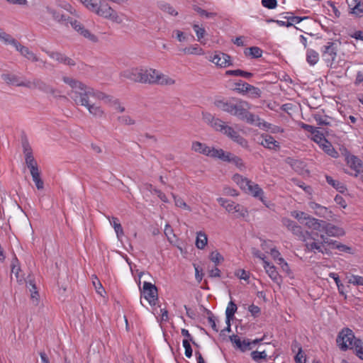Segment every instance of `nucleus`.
<instances>
[{"label": "nucleus", "instance_id": "f704fd0d", "mask_svg": "<svg viewBox=\"0 0 363 363\" xmlns=\"http://www.w3.org/2000/svg\"><path fill=\"white\" fill-rule=\"evenodd\" d=\"M320 147L329 156L337 158L339 155L338 152L335 150L331 143H330L328 140L323 143Z\"/></svg>", "mask_w": 363, "mask_h": 363}, {"label": "nucleus", "instance_id": "f3484780", "mask_svg": "<svg viewBox=\"0 0 363 363\" xmlns=\"http://www.w3.org/2000/svg\"><path fill=\"white\" fill-rule=\"evenodd\" d=\"M69 24L80 35L87 38L91 42L96 43L98 41V38L94 34H92L89 30L86 29L80 22L77 20H70Z\"/></svg>", "mask_w": 363, "mask_h": 363}, {"label": "nucleus", "instance_id": "6e6d98bb", "mask_svg": "<svg viewBox=\"0 0 363 363\" xmlns=\"http://www.w3.org/2000/svg\"><path fill=\"white\" fill-rule=\"evenodd\" d=\"M193 29L196 34L197 40L201 43H203L201 41V39L204 37L206 34V30L204 28L200 27L198 24H194Z\"/></svg>", "mask_w": 363, "mask_h": 363}, {"label": "nucleus", "instance_id": "13d9d810", "mask_svg": "<svg viewBox=\"0 0 363 363\" xmlns=\"http://www.w3.org/2000/svg\"><path fill=\"white\" fill-rule=\"evenodd\" d=\"M118 121L121 124L123 125H133L135 123L134 119L127 115L119 116L118 118Z\"/></svg>", "mask_w": 363, "mask_h": 363}, {"label": "nucleus", "instance_id": "69168bd1", "mask_svg": "<svg viewBox=\"0 0 363 363\" xmlns=\"http://www.w3.org/2000/svg\"><path fill=\"white\" fill-rule=\"evenodd\" d=\"M277 264L280 265L281 269L286 274H289L291 271L288 263L282 257H279V262Z\"/></svg>", "mask_w": 363, "mask_h": 363}, {"label": "nucleus", "instance_id": "473e14b6", "mask_svg": "<svg viewBox=\"0 0 363 363\" xmlns=\"http://www.w3.org/2000/svg\"><path fill=\"white\" fill-rule=\"evenodd\" d=\"M208 243L207 235L203 232L199 231L196 233V246L198 249L203 250Z\"/></svg>", "mask_w": 363, "mask_h": 363}, {"label": "nucleus", "instance_id": "f03ea898", "mask_svg": "<svg viewBox=\"0 0 363 363\" xmlns=\"http://www.w3.org/2000/svg\"><path fill=\"white\" fill-rule=\"evenodd\" d=\"M62 80L72 88L69 96L77 106H84L88 104L89 101H91V98L98 100L106 98L105 93L95 90L77 79L64 77Z\"/></svg>", "mask_w": 363, "mask_h": 363}, {"label": "nucleus", "instance_id": "052dcab7", "mask_svg": "<svg viewBox=\"0 0 363 363\" xmlns=\"http://www.w3.org/2000/svg\"><path fill=\"white\" fill-rule=\"evenodd\" d=\"M288 14H292V13H287ZM284 18H286L288 21L292 22V26L294 23H299L302 21L307 19V16L300 17V16H285Z\"/></svg>", "mask_w": 363, "mask_h": 363}, {"label": "nucleus", "instance_id": "9b49d317", "mask_svg": "<svg viewBox=\"0 0 363 363\" xmlns=\"http://www.w3.org/2000/svg\"><path fill=\"white\" fill-rule=\"evenodd\" d=\"M191 150L213 158H218L220 152V149L207 146L206 144L199 141H194L192 143Z\"/></svg>", "mask_w": 363, "mask_h": 363}, {"label": "nucleus", "instance_id": "0eeeda50", "mask_svg": "<svg viewBox=\"0 0 363 363\" xmlns=\"http://www.w3.org/2000/svg\"><path fill=\"white\" fill-rule=\"evenodd\" d=\"M338 44L335 41H328L320 48L321 56L328 67H332L336 60Z\"/></svg>", "mask_w": 363, "mask_h": 363}, {"label": "nucleus", "instance_id": "7c9ffc66", "mask_svg": "<svg viewBox=\"0 0 363 363\" xmlns=\"http://www.w3.org/2000/svg\"><path fill=\"white\" fill-rule=\"evenodd\" d=\"M108 219L109 220L112 227L114 228L116 235L119 239L124 235V232L118 218L116 217H108Z\"/></svg>", "mask_w": 363, "mask_h": 363}, {"label": "nucleus", "instance_id": "4d7b16f0", "mask_svg": "<svg viewBox=\"0 0 363 363\" xmlns=\"http://www.w3.org/2000/svg\"><path fill=\"white\" fill-rule=\"evenodd\" d=\"M312 140L320 146L325 141L327 140L323 133L318 130L312 137Z\"/></svg>", "mask_w": 363, "mask_h": 363}, {"label": "nucleus", "instance_id": "37998d69", "mask_svg": "<svg viewBox=\"0 0 363 363\" xmlns=\"http://www.w3.org/2000/svg\"><path fill=\"white\" fill-rule=\"evenodd\" d=\"M235 87L234 90L236 92H238L239 94H246L247 93L250 84H248L247 82H244L240 80L238 82H236L235 84Z\"/></svg>", "mask_w": 363, "mask_h": 363}, {"label": "nucleus", "instance_id": "c9c22d12", "mask_svg": "<svg viewBox=\"0 0 363 363\" xmlns=\"http://www.w3.org/2000/svg\"><path fill=\"white\" fill-rule=\"evenodd\" d=\"M0 40H1L5 44H9L13 45L15 48L19 43L16 39H14L11 35L4 32L1 28Z\"/></svg>", "mask_w": 363, "mask_h": 363}, {"label": "nucleus", "instance_id": "680f3d73", "mask_svg": "<svg viewBox=\"0 0 363 363\" xmlns=\"http://www.w3.org/2000/svg\"><path fill=\"white\" fill-rule=\"evenodd\" d=\"M183 347L185 349V355L186 357L190 358L192 356V348L190 345V342L189 340H183L182 341Z\"/></svg>", "mask_w": 363, "mask_h": 363}, {"label": "nucleus", "instance_id": "5701e85b", "mask_svg": "<svg viewBox=\"0 0 363 363\" xmlns=\"http://www.w3.org/2000/svg\"><path fill=\"white\" fill-rule=\"evenodd\" d=\"M245 192L251 194L252 196L255 198H258L264 204L266 205L265 200L264 198V191L259 187L257 184L254 183L253 182H250V184L248 185L246 189Z\"/></svg>", "mask_w": 363, "mask_h": 363}, {"label": "nucleus", "instance_id": "c03bdc74", "mask_svg": "<svg viewBox=\"0 0 363 363\" xmlns=\"http://www.w3.org/2000/svg\"><path fill=\"white\" fill-rule=\"evenodd\" d=\"M245 54L247 56H251L253 58H259L262 57V50L258 47H251L246 50Z\"/></svg>", "mask_w": 363, "mask_h": 363}, {"label": "nucleus", "instance_id": "f257e3e1", "mask_svg": "<svg viewBox=\"0 0 363 363\" xmlns=\"http://www.w3.org/2000/svg\"><path fill=\"white\" fill-rule=\"evenodd\" d=\"M215 106L229 114L236 116L250 124H256L259 128H269L270 124L262 121L258 116L250 112L252 104L240 98L233 97L228 100H216Z\"/></svg>", "mask_w": 363, "mask_h": 363}, {"label": "nucleus", "instance_id": "ea45409f", "mask_svg": "<svg viewBox=\"0 0 363 363\" xmlns=\"http://www.w3.org/2000/svg\"><path fill=\"white\" fill-rule=\"evenodd\" d=\"M158 7L160 10L171 16H175L178 14V12L170 4L166 2H158Z\"/></svg>", "mask_w": 363, "mask_h": 363}, {"label": "nucleus", "instance_id": "a18cd8bd", "mask_svg": "<svg viewBox=\"0 0 363 363\" xmlns=\"http://www.w3.org/2000/svg\"><path fill=\"white\" fill-rule=\"evenodd\" d=\"M2 79L8 84L16 85L18 86V84H21L19 78L14 74H2Z\"/></svg>", "mask_w": 363, "mask_h": 363}, {"label": "nucleus", "instance_id": "2f4dec72", "mask_svg": "<svg viewBox=\"0 0 363 363\" xmlns=\"http://www.w3.org/2000/svg\"><path fill=\"white\" fill-rule=\"evenodd\" d=\"M306 62L311 66L316 65L319 60V54L313 49H307L306 54Z\"/></svg>", "mask_w": 363, "mask_h": 363}, {"label": "nucleus", "instance_id": "20e7f679", "mask_svg": "<svg viewBox=\"0 0 363 363\" xmlns=\"http://www.w3.org/2000/svg\"><path fill=\"white\" fill-rule=\"evenodd\" d=\"M291 231L300 240L305 242V247L307 251H314L315 250L320 249V246L315 243V240H317V238H318V232L303 231L302 228L297 224L294 225Z\"/></svg>", "mask_w": 363, "mask_h": 363}, {"label": "nucleus", "instance_id": "a211bd4d", "mask_svg": "<svg viewBox=\"0 0 363 363\" xmlns=\"http://www.w3.org/2000/svg\"><path fill=\"white\" fill-rule=\"evenodd\" d=\"M42 50L44 51L50 58L55 60L59 63L69 66L75 65V62L72 58L66 56L63 53L60 52L48 51L43 48H42Z\"/></svg>", "mask_w": 363, "mask_h": 363}, {"label": "nucleus", "instance_id": "79ce46f5", "mask_svg": "<svg viewBox=\"0 0 363 363\" xmlns=\"http://www.w3.org/2000/svg\"><path fill=\"white\" fill-rule=\"evenodd\" d=\"M238 309L237 305L230 301L225 310L226 319H233Z\"/></svg>", "mask_w": 363, "mask_h": 363}, {"label": "nucleus", "instance_id": "39448f33", "mask_svg": "<svg viewBox=\"0 0 363 363\" xmlns=\"http://www.w3.org/2000/svg\"><path fill=\"white\" fill-rule=\"evenodd\" d=\"M149 74H150L149 69L138 67H130L121 72L120 77L134 82L149 84Z\"/></svg>", "mask_w": 363, "mask_h": 363}, {"label": "nucleus", "instance_id": "58836bf2", "mask_svg": "<svg viewBox=\"0 0 363 363\" xmlns=\"http://www.w3.org/2000/svg\"><path fill=\"white\" fill-rule=\"evenodd\" d=\"M33 181L35 182V186L38 190H41L44 188V182L40 178V172L39 169H35L30 172Z\"/></svg>", "mask_w": 363, "mask_h": 363}, {"label": "nucleus", "instance_id": "603ef678", "mask_svg": "<svg viewBox=\"0 0 363 363\" xmlns=\"http://www.w3.org/2000/svg\"><path fill=\"white\" fill-rule=\"evenodd\" d=\"M291 216L296 218L301 224L303 225V223L307 220V217L309 216L307 213L303 211H293L291 213Z\"/></svg>", "mask_w": 363, "mask_h": 363}, {"label": "nucleus", "instance_id": "bb28decb", "mask_svg": "<svg viewBox=\"0 0 363 363\" xmlns=\"http://www.w3.org/2000/svg\"><path fill=\"white\" fill-rule=\"evenodd\" d=\"M347 162L348 165L356 172H363V166L360 159L354 155H349L347 157Z\"/></svg>", "mask_w": 363, "mask_h": 363}, {"label": "nucleus", "instance_id": "774afa93", "mask_svg": "<svg viewBox=\"0 0 363 363\" xmlns=\"http://www.w3.org/2000/svg\"><path fill=\"white\" fill-rule=\"evenodd\" d=\"M236 276L238 277L240 279H243L245 281H247L250 279V273L245 269H239L235 273Z\"/></svg>", "mask_w": 363, "mask_h": 363}, {"label": "nucleus", "instance_id": "de8ad7c7", "mask_svg": "<svg viewBox=\"0 0 363 363\" xmlns=\"http://www.w3.org/2000/svg\"><path fill=\"white\" fill-rule=\"evenodd\" d=\"M25 160L26 165L30 169V172L34 171L38 169L37 162L35 161L34 157L32 155H26L25 157Z\"/></svg>", "mask_w": 363, "mask_h": 363}, {"label": "nucleus", "instance_id": "7ed1b4c3", "mask_svg": "<svg viewBox=\"0 0 363 363\" xmlns=\"http://www.w3.org/2000/svg\"><path fill=\"white\" fill-rule=\"evenodd\" d=\"M86 8L96 15L106 19H108L118 24L122 23L123 22V17L125 16L123 13H118L108 4L104 2H100L99 4L94 0H89Z\"/></svg>", "mask_w": 363, "mask_h": 363}, {"label": "nucleus", "instance_id": "e433bc0d", "mask_svg": "<svg viewBox=\"0 0 363 363\" xmlns=\"http://www.w3.org/2000/svg\"><path fill=\"white\" fill-rule=\"evenodd\" d=\"M225 74L226 76L242 77L246 79H250L253 76L252 73L242 69L227 70Z\"/></svg>", "mask_w": 363, "mask_h": 363}, {"label": "nucleus", "instance_id": "f8f14e48", "mask_svg": "<svg viewBox=\"0 0 363 363\" xmlns=\"http://www.w3.org/2000/svg\"><path fill=\"white\" fill-rule=\"evenodd\" d=\"M337 241L329 239L326 237V235L323 234H318V238H317V240H315V243L320 246V250H315L312 251L314 253L320 252L322 254H329V249H334Z\"/></svg>", "mask_w": 363, "mask_h": 363}, {"label": "nucleus", "instance_id": "423d86ee", "mask_svg": "<svg viewBox=\"0 0 363 363\" xmlns=\"http://www.w3.org/2000/svg\"><path fill=\"white\" fill-rule=\"evenodd\" d=\"M356 338L354 333L350 328H343L338 334L337 337V344L342 351H346L348 349H353L354 342Z\"/></svg>", "mask_w": 363, "mask_h": 363}, {"label": "nucleus", "instance_id": "6e6552de", "mask_svg": "<svg viewBox=\"0 0 363 363\" xmlns=\"http://www.w3.org/2000/svg\"><path fill=\"white\" fill-rule=\"evenodd\" d=\"M218 203L225 208V210L233 214H235V216L238 218L240 217H245L248 216L247 209L243 206L236 203L234 201L225 199L223 198H218Z\"/></svg>", "mask_w": 363, "mask_h": 363}, {"label": "nucleus", "instance_id": "aec40b11", "mask_svg": "<svg viewBox=\"0 0 363 363\" xmlns=\"http://www.w3.org/2000/svg\"><path fill=\"white\" fill-rule=\"evenodd\" d=\"M259 143L265 148L277 151L280 148V144L272 135L269 134H262L261 135Z\"/></svg>", "mask_w": 363, "mask_h": 363}, {"label": "nucleus", "instance_id": "2eb2a0df", "mask_svg": "<svg viewBox=\"0 0 363 363\" xmlns=\"http://www.w3.org/2000/svg\"><path fill=\"white\" fill-rule=\"evenodd\" d=\"M308 207L312 209L314 214L318 217L323 218L328 220L333 218V214L332 211L323 206H321L314 201H310L308 203Z\"/></svg>", "mask_w": 363, "mask_h": 363}, {"label": "nucleus", "instance_id": "09e8293b", "mask_svg": "<svg viewBox=\"0 0 363 363\" xmlns=\"http://www.w3.org/2000/svg\"><path fill=\"white\" fill-rule=\"evenodd\" d=\"M354 347L356 355L361 359H363V342L361 340H356L354 342Z\"/></svg>", "mask_w": 363, "mask_h": 363}, {"label": "nucleus", "instance_id": "4c0bfd02", "mask_svg": "<svg viewBox=\"0 0 363 363\" xmlns=\"http://www.w3.org/2000/svg\"><path fill=\"white\" fill-rule=\"evenodd\" d=\"M355 2L349 4V6L351 9V13L352 14L356 15L357 16H363V3L361 1H357V0H353Z\"/></svg>", "mask_w": 363, "mask_h": 363}, {"label": "nucleus", "instance_id": "a19ab883", "mask_svg": "<svg viewBox=\"0 0 363 363\" xmlns=\"http://www.w3.org/2000/svg\"><path fill=\"white\" fill-rule=\"evenodd\" d=\"M325 179H326L327 182L330 185H331L333 187H334L335 189H337L340 192H341V193L344 192L345 190L346 189L345 186H344V184L340 182L337 180L334 179L332 177L326 176Z\"/></svg>", "mask_w": 363, "mask_h": 363}, {"label": "nucleus", "instance_id": "72a5a7b5", "mask_svg": "<svg viewBox=\"0 0 363 363\" xmlns=\"http://www.w3.org/2000/svg\"><path fill=\"white\" fill-rule=\"evenodd\" d=\"M233 180L244 191H246L248 185L250 184L251 180L244 177L238 174L233 177Z\"/></svg>", "mask_w": 363, "mask_h": 363}, {"label": "nucleus", "instance_id": "cd10ccee", "mask_svg": "<svg viewBox=\"0 0 363 363\" xmlns=\"http://www.w3.org/2000/svg\"><path fill=\"white\" fill-rule=\"evenodd\" d=\"M105 96L106 98L101 99V101H104L106 104H108L116 111H118L121 113L125 111V108L121 104L120 101L118 99H114L111 96L106 95V94Z\"/></svg>", "mask_w": 363, "mask_h": 363}, {"label": "nucleus", "instance_id": "dca6fc26", "mask_svg": "<svg viewBox=\"0 0 363 363\" xmlns=\"http://www.w3.org/2000/svg\"><path fill=\"white\" fill-rule=\"evenodd\" d=\"M218 159L223 162H232L240 169L245 168V164L240 157L231 152H225L223 149H220Z\"/></svg>", "mask_w": 363, "mask_h": 363}, {"label": "nucleus", "instance_id": "393cba45", "mask_svg": "<svg viewBox=\"0 0 363 363\" xmlns=\"http://www.w3.org/2000/svg\"><path fill=\"white\" fill-rule=\"evenodd\" d=\"M84 107L87 108L89 114L95 118H101L105 116L104 109L96 103H92L91 101H89L88 104H86Z\"/></svg>", "mask_w": 363, "mask_h": 363}, {"label": "nucleus", "instance_id": "8fccbe9b", "mask_svg": "<svg viewBox=\"0 0 363 363\" xmlns=\"http://www.w3.org/2000/svg\"><path fill=\"white\" fill-rule=\"evenodd\" d=\"M209 259L216 265L219 264L224 260V257L217 250L211 252V253L209 255Z\"/></svg>", "mask_w": 363, "mask_h": 363}, {"label": "nucleus", "instance_id": "ddd939ff", "mask_svg": "<svg viewBox=\"0 0 363 363\" xmlns=\"http://www.w3.org/2000/svg\"><path fill=\"white\" fill-rule=\"evenodd\" d=\"M223 133L242 147L245 149L249 148L247 140L240 135L233 127L227 125Z\"/></svg>", "mask_w": 363, "mask_h": 363}, {"label": "nucleus", "instance_id": "412c9836", "mask_svg": "<svg viewBox=\"0 0 363 363\" xmlns=\"http://www.w3.org/2000/svg\"><path fill=\"white\" fill-rule=\"evenodd\" d=\"M46 13L51 15L52 18L60 23L65 24L66 26L69 23V21L72 20L69 17H67L65 16L62 13H60L57 10H56L55 8L48 6L45 8Z\"/></svg>", "mask_w": 363, "mask_h": 363}, {"label": "nucleus", "instance_id": "6ab92c4d", "mask_svg": "<svg viewBox=\"0 0 363 363\" xmlns=\"http://www.w3.org/2000/svg\"><path fill=\"white\" fill-rule=\"evenodd\" d=\"M321 231H324L326 235L331 237L342 236L345 233L342 228L325 220L323 222Z\"/></svg>", "mask_w": 363, "mask_h": 363}, {"label": "nucleus", "instance_id": "c85d7f7f", "mask_svg": "<svg viewBox=\"0 0 363 363\" xmlns=\"http://www.w3.org/2000/svg\"><path fill=\"white\" fill-rule=\"evenodd\" d=\"M184 55H202L204 54L203 50L198 45L194 44L180 50Z\"/></svg>", "mask_w": 363, "mask_h": 363}, {"label": "nucleus", "instance_id": "4be33fe9", "mask_svg": "<svg viewBox=\"0 0 363 363\" xmlns=\"http://www.w3.org/2000/svg\"><path fill=\"white\" fill-rule=\"evenodd\" d=\"M264 269L272 280L278 284L281 282V277L277 270V268L267 260H264Z\"/></svg>", "mask_w": 363, "mask_h": 363}, {"label": "nucleus", "instance_id": "9d476101", "mask_svg": "<svg viewBox=\"0 0 363 363\" xmlns=\"http://www.w3.org/2000/svg\"><path fill=\"white\" fill-rule=\"evenodd\" d=\"M141 293L151 306H155L158 298L157 289L150 282L144 281Z\"/></svg>", "mask_w": 363, "mask_h": 363}, {"label": "nucleus", "instance_id": "0e129e2a", "mask_svg": "<svg viewBox=\"0 0 363 363\" xmlns=\"http://www.w3.org/2000/svg\"><path fill=\"white\" fill-rule=\"evenodd\" d=\"M208 323H209L211 328L215 332H218V327L216 325V318H215L214 315L212 314V313L210 311H208Z\"/></svg>", "mask_w": 363, "mask_h": 363}, {"label": "nucleus", "instance_id": "b1692460", "mask_svg": "<svg viewBox=\"0 0 363 363\" xmlns=\"http://www.w3.org/2000/svg\"><path fill=\"white\" fill-rule=\"evenodd\" d=\"M16 50L18 51L22 56H23L27 60L33 62H36L39 61V58L35 53L30 50L28 47L21 45L20 43H18V44L16 47Z\"/></svg>", "mask_w": 363, "mask_h": 363}, {"label": "nucleus", "instance_id": "49530a36", "mask_svg": "<svg viewBox=\"0 0 363 363\" xmlns=\"http://www.w3.org/2000/svg\"><path fill=\"white\" fill-rule=\"evenodd\" d=\"M211 127H213L216 130L220 131L222 133L225 130V127L227 125H225V122L222 121L219 118H215L213 120V121L211 123Z\"/></svg>", "mask_w": 363, "mask_h": 363}, {"label": "nucleus", "instance_id": "5fc2aeb1", "mask_svg": "<svg viewBox=\"0 0 363 363\" xmlns=\"http://www.w3.org/2000/svg\"><path fill=\"white\" fill-rule=\"evenodd\" d=\"M261 93V90L258 87L250 84L247 94H249L250 97L257 99L260 97Z\"/></svg>", "mask_w": 363, "mask_h": 363}, {"label": "nucleus", "instance_id": "a878e982", "mask_svg": "<svg viewBox=\"0 0 363 363\" xmlns=\"http://www.w3.org/2000/svg\"><path fill=\"white\" fill-rule=\"evenodd\" d=\"M323 222L324 220H319L309 216L307 217V220L305 223H303V225L309 229L320 232Z\"/></svg>", "mask_w": 363, "mask_h": 363}, {"label": "nucleus", "instance_id": "bf43d9fd", "mask_svg": "<svg viewBox=\"0 0 363 363\" xmlns=\"http://www.w3.org/2000/svg\"><path fill=\"white\" fill-rule=\"evenodd\" d=\"M194 10L201 16H205L207 18H213L216 16V13L213 12H208L206 10L202 9L199 6H196L194 8Z\"/></svg>", "mask_w": 363, "mask_h": 363}, {"label": "nucleus", "instance_id": "864d4df0", "mask_svg": "<svg viewBox=\"0 0 363 363\" xmlns=\"http://www.w3.org/2000/svg\"><path fill=\"white\" fill-rule=\"evenodd\" d=\"M251 357L252 359L255 361L256 362H260L261 359H266L267 357V354L265 351L262 352H258V351H253L251 352Z\"/></svg>", "mask_w": 363, "mask_h": 363}, {"label": "nucleus", "instance_id": "4468645a", "mask_svg": "<svg viewBox=\"0 0 363 363\" xmlns=\"http://www.w3.org/2000/svg\"><path fill=\"white\" fill-rule=\"evenodd\" d=\"M208 60L220 67H227L233 65L230 56L219 51H216L213 55L211 56Z\"/></svg>", "mask_w": 363, "mask_h": 363}, {"label": "nucleus", "instance_id": "1a4fd4ad", "mask_svg": "<svg viewBox=\"0 0 363 363\" xmlns=\"http://www.w3.org/2000/svg\"><path fill=\"white\" fill-rule=\"evenodd\" d=\"M150 77V84H160V85H173L175 83V80L169 77L168 75L164 74L162 72L155 69H149Z\"/></svg>", "mask_w": 363, "mask_h": 363}, {"label": "nucleus", "instance_id": "338daca9", "mask_svg": "<svg viewBox=\"0 0 363 363\" xmlns=\"http://www.w3.org/2000/svg\"><path fill=\"white\" fill-rule=\"evenodd\" d=\"M281 222H282L283 225L285 226L290 231L293 229L294 225L296 224V223L294 222V220H290L286 218H284L281 220Z\"/></svg>", "mask_w": 363, "mask_h": 363}, {"label": "nucleus", "instance_id": "3c124183", "mask_svg": "<svg viewBox=\"0 0 363 363\" xmlns=\"http://www.w3.org/2000/svg\"><path fill=\"white\" fill-rule=\"evenodd\" d=\"M348 283L355 286H363V277L351 274L347 277Z\"/></svg>", "mask_w": 363, "mask_h": 363}, {"label": "nucleus", "instance_id": "c756f323", "mask_svg": "<svg viewBox=\"0 0 363 363\" xmlns=\"http://www.w3.org/2000/svg\"><path fill=\"white\" fill-rule=\"evenodd\" d=\"M35 89L50 94H55L56 91L52 86L38 79H35Z\"/></svg>", "mask_w": 363, "mask_h": 363}, {"label": "nucleus", "instance_id": "e2e57ef3", "mask_svg": "<svg viewBox=\"0 0 363 363\" xmlns=\"http://www.w3.org/2000/svg\"><path fill=\"white\" fill-rule=\"evenodd\" d=\"M262 4L264 7L269 9H274L277 6V0H262Z\"/></svg>", "mask_w": 363, "mask_h": 363}]
</instances>
